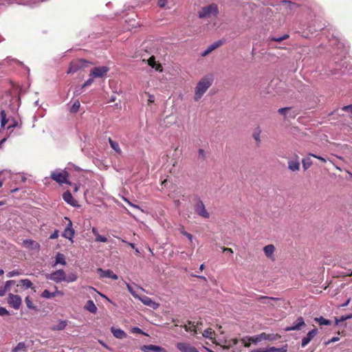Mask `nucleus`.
Masks as SVG:
<instances>
[{
	"label": "nucleus",
	"mask_w": 352,
	"mask_h": 352,
	"mask_svg": "<svg viewBox=\"0 0 352 352\" xmlns=\"http://www.w3.org/2000/svg\"><path fill=\"white\" fill-rule=\"evenodd\" d=\"M213 76L208 75L199 80L195 88V101H199L213 82Z\"/></svg>",
	"instance_id": "f257e3e1"
},
{
	"label": "nucleus",
	"mask_w": 352,
	"mask_h": 352,
	"mask_svg": "<svg viewBox=\"0 0 352 352\" xmlns=\"http://www.w3.org/2000/svg\"><path fill=\"white\" fill-rule=\"evenodd\" d=\"M219 13L218 7L216 4L212 3L203 7L199 12L198 16L200 19H208L212 16H217Z\"/></svg>",
	"instance_id": "f03ea898"
},
{
	"label": "nucleus",
	"mask_w": 352,
	"mask_h": 352,
	"mask_svg": "<svg viewBox=\"0 0 352 352\" xmlns=\"http://www.w3.org/2000/svg\"><path fill=\"white\" fill-rule=\"evenodd\" d=\"M68 173L66 170L60 172L58 170L53 171L51 174V178L56 181L59 184H69V182L67 180Z\"/></svg>",
	"instance_id": "7ed1b4c3"
},
{
	"label": "nucleus",
	"mask_w": 352,
	"mask_h": 352,
	"mask_svg": "<svg viewBox=\"0 0 352 352\" xmlns=\"http://www.w3.org/2000/svg\"><path fill=\"white\" fill-rule=\"evenodd\" d=\"M194 209L199 216L205 219H208L210 217L209 212L207 211L203 201L199 198L197 199Z\"/></svg>",
	"instance_id": "20e7f679"
},
{
	"label": "nucleus",
	"mask_w": 352,
	"mask_h": 352,
	"mask_svg": "<svg viewBox=\"0 0 352 352\" xmlns=\"http://www.w3.org/2000/svg\"><path fill=\"white\" fill-rule=\"evenodd\" d=\"M47 278L58 283L66 280V274L64 270H58L47 275Z\"/></svg>",
	"instance_id": "39448f33"
},
{
	"label": "nucleus",
	"mask_w": 352,
	"mask_h": 352,
	"mask_svg": "<svg viewBox=\"0 0 352 352\" xmlns=\"http://www.w3.org/2000/svg\"><path fill=\"white\" fill-rule=\"evenodd\" d=\"M109 67L106 66L96 67L90 71L89 77L102 78L109 71Z\"/></svg>",
	"instance_id": "423d86ee"
},
{
	"label": "nucleus",
	"mask_w": 352,
	"mask_h": 352,
	"mask_svg": "<svg viewBox=\"0 0 352 352\" xmlns=\"http://www.w3.org/2000/svg\"><path fill=\"white\" fill-rule=\"evenodd\" d=\"M8 303L14 309H19L22 303V299L20 296L9 294Z\"/></svg>",
	"instance_id": "0eeeda50"
},
{
	"label": "nucleus",
	"mask_w": 352,
	"mask_h": 352,
	"mask_svg": "<svg viewBox=\"0 0 352 352\" xmlns=\"http://www.w3.org/2000/svg\"><path fill=\"white\" fill-rule=\"evenodd\" d=\"M65 219L68 221V223L66 226V228H65L62 234V236L73 242L72 238L75 234V231L72 228V222L67 217H65Z\"/></svg>",
	"instance_id": "6e6552de"
},
{
	"label": "nucleus",
	"mask_w": 352,
	"mask_h": 352,
	"mask_svg": "<svg viewBox=\"0 0 352 352\" xmlns=\"http://www.w3.org/2000/svg\"><path fill=\"white\" fill-rule=\"evenodd\" d=\"M288 168L292 172H298L300 170V162L298 155H294L287 162Z\"/></svg>",
	"instance_id": "1a4fd4ad"
},
{
	"label": "nucleus",
	"mask_w": 352,
	"mask_h": 352,
	"mask_svg": "<svg viewBox=\"0 0 352 352\" xmlns=\"http://www.w3.org/2000/svg\"><path fill=\"white\" fill-rule=\"evenodd\" d=\"M176 347L181 352H199L195 346L188 342H177Z\"/></svg>",
	"instance_id": "9d476101"
},
{
	"label": "nucleus",
	"mask_w": 352,
	"mask_h": 352,
	"mask_svg": "<svg viewBox=\"0 0 352 352\" xmlns=\"http://www.w3.org/2000/svg\"><path fill=\"white\" fill-rule=\"evenodd\" d=\"M305 322L302 317H298L296 320L292 324V326L285 328L286 331H298L300 330L302 327H305Z\"/></svg>",
	"instance_id": "9b49d317"
},
{
	"label": "nucleus",
	"mask_w": 352,
	"mask_h": 352,
	"mask_svg": "<svg viewBox=\"0 0 352 352\" xmlns=\"http://www.w3.org/2000/svg\"><path fill=\"white\" fill-rule=\"evenodd\" d=\"M86 61L85 60H78L76 61H72L71 63L70 67L68 69L67 73L68 74H74L76 72L78 69L81 67H84L86 66Z\"/></svg>",
	"instance_id": "f8f14e48"
},
{
	"label": "nucleus",
	"mask_w": 352,
	"mask_h": 352,
	"mask_svg": "<svg viewBox=\"0 0 352 352\" xmlns=\"http://www.w3.org/2000/svg\"><path fill=\"white\" fill-rule=\"evenodd\" d=\"M318 329L314 328L312 330L309 331L305 337L302 339L301 346L302 348L305 347L311 340L318 334Z\"/></svg>",
	"instance_id": "ddd939ff"
},
{
	"label": "nucleus",
	"mask_w": 352,
	"mask_h": 352,
	"mask_svg": "<svg viewBox=\"0 0 352 352\" xmlns=\"http://www.w3.org/2000/svg\"><path fill=\"white\" fill-rule=\"evenodd\" d=\"M23 245L24 248L34 250L36 252H38L40 250V245L36 241L32 239H25L23 241Z\"/></svg>",
	"instance_id": "4468645a"
},
{
	"label": "nucleus",
	"mask_w": 352,
	"mask_h": 352,
	"mask_svg": "<svg viewBox=\"0 0 352 352\" xmlns=\"http://www.w3.org/2000/svg\"><path fill=\"white\" fill-rule=\"evenodd\" d=\"M140 349L144 352H168L163 347L153 344L143 345Z\"/></svg>",
	"instance_id": "2eb2a0df"
},
{
	"label": "nucleus",
	"mask_w": 352,
	"mask_h": 352,
	"mask_svg": "<svg viewBox=\"0 0 352 352\" xmlns=\"http://www.w3.org/2000/svg\"><path fill=\"white\" fill-rule=\"evenodd\" d=\"M223 41L222 40H219L210 45L207 49L202 53V56H206L209 54H210L213 50L221 46L223 44Z\"/></svg>",
	"instance_id": "dca6fc26"
},
{
	"label": "nucleus",
	"mask_w": 352,
	"mask_h": 352,
	"mask_svg": "<svg viewBox=\"0 0 352 352\" xmlns=\"http://www.w3.org/2000/svg\"><path fill=\"white\" fill-rule=\"evenodd\" d=\"M98 272L100 273V277L109 278L113 280H117L118 278V276L115 274L111 270H103L101 268H98Z\"/></svg>",
	"instance_id": "f3484780"
},
{
	"label": "nucleus",
	"mask_w": 352,
	"mask_h": 352,
	"mask_svg": "<svg viewBox=\"0 0 352 352\" xmlns=\"http://www.w3.org/2000/svg\"><path fill=\"white\" fill-rule=\"evenodd\" d=\"M111 332L118 339H124L127 337V334L121 329L116 328L112 327L111 328Z\"/></svg>",
	"instance_id": "a211bd4d"
},
{
	"label": "nucleus",
	"mask_w": 352,
	"mask_h": 352,
	"mask_svg": "<svg viewBox=\"0 0 352 352\" xmlns=\"http://www.w3.org/2000/svg\"><path fill=\"white\" fill-rule=\"evenodd\" d=\"M63 198L65 202L72 206H75L77 204V201L74 199L72 195L69 191L63 193Z\"/></svg>",
	"instance_id": "6ab92c4d"
},
{
	"label": "nucleus",
	"mask_w": 352,
	"mask_h": 352,
	"mask_svg": "<svg viewBox=\"0 0 352 352\" xmlns=\"http://www.w3.org/2000/svg\"><path fill=\"white\" fill-rule=\"evenodd\" d=\"M138 298L142 301V302L144 305L149 306L153 309H155L158 306V305L155 302H154L151 298L148 296H143L142 298L139 297Z\"/></svg>",
	"instance_id": "aec40b11"
},
{
	"label": "nucleus",
	"mask_w": 352,
	"mask_h": 352,
	"mask_svg": "<svg viewBox=\"0 0 352 352\" xmlns=\"http://www.w3.org/2000/svg\"><path fill=\"white\" fill-rule=\"evenodd\" d=\"M263 251L267 257L274 259V252L275 251V247L274 245L270 244L265 245L263 248Z\"/></svg>",
	"instance_id": "412c9836"
},
{
	"label": "nucleus",
	"mask_w": 352,
	"mask_h": 352,
	"mask_svg": "<svg viewBox=\"0 0 352 352\" xmlns=\"http://www.w3.org/2000/svg\"><path fill=\"white\" fill-rule=\"evenodd\" d=\"M202 336H203V337H204L206 338H208V339L211 340L213 343L217 344L216 342L215 338H214L215 333L211 328H208V329H206L203 332Z\"/></svg>",
	"instance_id": "4be33fe9"
},
{
	"label": "nucleus",
	"mask_w": 352,
	"mask_h": 352,
	"mask_svg": "<svg viewBox=\"0 0 352 352\" xmlns=\"http://www.w3.org/2000/svg\"><path fill=\"white\" fill-rule=\"evenodd\" d=\"M91 232H92L93 234L96 236L95 241L96 242L105 243L107 241V238L104 236L100 235L96 228L93 227L91 229Z\"/></svg>",
	"instance_id": "5701e85b"
},
{
	"label": "nucleus",
	"mask_w": 352,
	"mask_h": 352,
	"mask_svg": "<svg viewBox=\"0 0 352 352\" xmlns=\"http://www.w3.org/2000/svg\"><path fill=\"white\" fill-rule=\"evenodd\" d=\"M278 298H272V297H267V296H261L257 298V300L261 302L263 304H266L270 306H273V304L272 303V300H277Z\"/></svg>",
	"instance_id": "b1692460"
},
{
	"label": "nucleus",
	"mask_w": 352,
	"mask_h": 352,
	"mask_svg": "<svg viewBox=\"0 0 352 352\" xmlns=\"http://www.w3.org/2000/svg\"><path fill=\"white\" fill-rule=\"evenodd\" d=\"M265 333H261L258 335L251 336L250 340H252V344H257L258 343L265 340Z\"/></svg>",
	"instance_id": "393cba45"
},
{
	"label": "nucleus",
	"mask_w": 352,
	"mask_h": 352,
	"mask_svg": "<svg viewBox=\"0 0 352 352\" xmlns=\"http://www.w3.org/2000/svg\"><path fill=\"white\" fill-rule=\"evenodd\" d=\"M67 325L66 320H59L56 324L53 325L51 329L53 331H60L64 329Z\"/></svg>",
	"instance_id": "a878e982"
},
{
	"label": "nucleus",
	"mask_w": 352,
	"mask_h": 352,
	"mask_svg": "<svg viewBox=\"0 0 352 352\" xmlns=\"http://www.w3.org/2000/svg\"><path fill=\"white\" fill-rule=\"evenodd\" d=\"M85 309H87V311H89V312H91L92 314L96 313L97 311V307L95 305L94 301L91 300H89L87 302V303L85 306Z\"/></svg>",
	"instance_id": "bb28decb"
},
{
	"label": "nucleus",
	"mask_w": 352,
	"mask_h": 352,
	"mask_svg": "<svg viewBox=\"0 0 352 352\" xmlns=\"http://www.w3.org/2000/svg\"><path fill=\"white\" fill-rule=\"evenodd\" d=\"M148 64L152 67L153 68L155 69V70L157 71H162V65L159 63H156L155 62V59L153 56H151L148 60Z\"/></svg>",
	"instance_id": "cd10ccee"
},
{
	"label": "nucleus",
	"mask_w": 352,
	"mask_h": 352,
	"mask_svg": "<svg viewBox=\"0 0 352 352\" xmlns=\"http://www.w3.org/2000/svg\"><path fill=\"white\" fill-rule=\"evenodd\" d=\"M302 164L305 171L309 169L313 164L312 160H311L310 157L303 158L302 160Z\"/></svg>",
	"instance_id": "c85d7f7f"
},
{
	"label": "nucleus",
	"mask_w": 352,
	"mask_h": 352,
	"mask_svg": "<svg viewBox=\"0 0 352 352\" xmlns=\"http://www.w3.org/2000/svg\"><path fill=\"white\" fill-rule=\"evenodd\" d=\"M109 142L112 148L117 153L120 154L122 152V150L119 146V144L117 142L112 140L111 138H109Z\"/></svg>",
	"instance_id": "c756f323"
},
{
	"label": "nucleus",
	"mask_w": 352,
	"mask_h": 352,
	"mask_svg": "<svg viewBox=\"0 0 352 352\" xmlns=\"http://www.w3.org/2000/svg\"><path fill=\"white\" fill-rule=\"evenodd\" d=\"M60 292L56 290V292H50L47 289H45L42 294H41V297L43 298H54L56 296V294H59Z\"/></svg>",
	"instance_id": "7c9ffc66"
},
{
	"label": "nucleus",
	"mask_w": 352,
	"mask_h": 352,
	"mask_svg": "<svg viewBox=\"0 0 352 352\" xmlns=\"http://www.w3.org/2000/svg\"><path fill=\"white\" fill-rule=\"evenodd\" d=\"M314 320L317 322L320 325H330L331 324V321L327 320L322 316L319 318H315Z\"/></svg>",
	"instance_id": "2f4dec72"
},
{
	"label": "nucleus",
	"mask_w": 352,
	"mask_h": 352,
	"mask_svg": "<svg viewBox=\"0 0 352 352\" xmlns=\"http://www.w3.org/2000/svg\"><path fill=\"white\" fill-rule=\"evenodd\" d=\"M8 122V120L6 118V114L4 110H2L0 113V123L1 129H4L6 124Z\"/></svg>",
	"instance_id": "473e14b6"
},
{
	"label": "nucleus",
	"mask_w": 352,
	"mask_h": 352,
	"mask_svg": "<svg viewBox=\"0 0 352 352\" xmlns=\"http://www.w3.org/2000/svg\"><path fill=\"white\" fill-rule=\"evenodd\" d=\"M351 318H352V314H347L346 316H341L340 317H336L335 322L336 325H338L340 322Z\"/></svg>",
	"instance_id": "72a5a7b5"
},
{
	"label": "nucleus",
	"mask_w": 352,
	"mask_h": 352,
	"mask_svg": "<svg viewBox=\"0 0 352 352\" xmlns=\"http://www.w3.org/2000/svg\"><path fill=\"white\" fill-rule=\"evenodd\" d=\"M267 352H287V346L280 347V348H276L274 346L267 348Z\"/></svg>",
	"instance_id": "f704fd0d"
},
{
	"label": "nucleus",
	"mask_w": 352,
	"mask_h": 352,
	"mask_svg": "<svg viewBox=\"0 0 352 352\" xmlns=\"http://www.w3.org/2000/svg\"><path fill=\"white\" fill-rule=\"evenodd\" d=\"M56 264H61L63 265H66L65 256L63 254L58 253L56 256Z\"/></svg>",
	"instance_id": "c9c22d12"
},
{
	"label": "nucleus",
	"mask_w": 352,
	"mask_h": 352,
	"mask_svg": "<svg viewBox=\"0 0 352 352\" xmlns=\"http://www.w3.org/2000/svg\"><path fill=\"white\" fill-rule=\"evenodd\" d=\"M20 283L25 289H34L32 283L29 279H22L20 280Z\"/></svg>",
	"instance_id": "e433bc0d"
},
{
	"label": "nucleus",
	"mask_w": 352,
	"mask_h": 352,
	"mask_svg": "<svg viewBox=\"0 0 352 352\" xmlns=\"http://www.w3.org/2000/svg\"><path fill=\"white\" fill-rule=\"evenodd\" d=\"M26 345L23 342H19L17 345L12 349V352H17L19 351H25Z\"/></svg>",
	"instance_id": "4c0bfd02"
},
{
	"label": "nucleus",
	"mask_w": 352,
	"mask_h": 352,
	"mask_svg": "<svg viewBox=\"0 0 352 352\" xmlns=\"http://www.w3.org/2000/svg\"><path fill=\"white\" fill-rule=\"evenodd\" d=\"M251 336H245L241 339V342L243 344L244 346L248 348L251 346L252 340H250Z\"/></svg>",
	"instance_id": "58836bf2"
},
{
	"label": "nucleus",
	"mask_w": 352,
	"mask_h": 352,
	"mask_svg": "<svg viewBox=\"0 0 352 352\" xmlns=\"http://www.w3.org/2000/svg\"><path fill=\"white\" fill-rule=\"evenodd\" d=\"M280 336L278 334L270 333L267 334L265 333V340L274 341L279 339Z\"/></svg>",
	"instance_id": "ea45409f"
},
{
	"label": "nucleus",
	"mask_w": 352,
	"mask_h": 352,
	"mask_svg": "<svg viewBox=\"0 0 352 352\" xmlns=\"http://www.w3.org/2000/svg\"><path fill=\"white\" fill-rule=\"evenodd\" d=\"M80 106L79 100H76L71 107L69 111L72 113H76L79 110Z\"/></svg>",
	"instance_id": "a19ab883"
},
{
	"label": "nucleus",
	"mask_w": 352,
	"mask_h": 352,
	"mask_svg": "<svg viewBox=\"0 0 352 352\" xmlns=\"http://www.w3.org/2000/svg\"><path fill=\"white\" fill-rule=\"evenodd\" d=\"M25 302L26 303V305L28 307V309H34V310H36V307L34 305V304L32 303L31 299H30V297L29 296H28L25 299Z\"/></svg>",
	"instance_id": "79ce46f5"
},
{
	"label": "nucleus",
	"mask_w": 352,
	"mask_h": 352,
	"mask_svg": "<svg viewBox=\"0 0 352 352\" xmlns=\"http://www.w3.org/2000/svg\"><path fill=\"white\" fill-rule=\"evenodd\" d=\"M15 284V280H10L6 282L3 289L6 290V292H8L10 290L11 287Z\"/></svg>",
	"instance_id": "37998d69"
},
{
	"label": "nucleus",
	"mask_w": 352,
	"mask_h": 352,
	"mask_svg": "<svg viewBox=\"0 0 352 352\" xmlns=\"http://www.w3.org/2000/svg\"><path fill=\"white\" fill-rule=\"evenodd\" d=\"M291 110L290 107H283L280 108L278 110V113L283 116H284L285 118L287 116V113Z\"/></svg>",
	"instance_id": "c03bdc74"
},
{
	"label": "nucleus",
	"mask_w": 352,
	"mask_h": 352,
	"mask_svg": "<svg viewBox=\"0 0 352 352\" xmlns=\"http://www.w3.org/2000/svg\"><path fill=\"white\" fill-rule=\"evenodd\" d=\"M203 325V323L201 321H198L195 322V327L192 329V332L194 334L197 333L198 331L201 329V327Z\"/></svg>",
	"instance_id": "a18cd8bd"
},
{
	"label": "nucleus",
	"mask_w": 352,
	"mask_h": 352,
	"mask_svg": "<svg viewBox=\"0 0 352 352\" xmlns=\"http://www.w3.org/2000/svg\"><path fill=\"white\" fill-rule=\"evenodd\" d=\"M21 274V273L19 270H13V271L9 272L6 274V276L8 278H11V277H13V276H19Z\"/></svg>",
	"instance_id": "49530a36"
},
{
	"label": "nucleus",
	"mask_w": 352,
	"mask_h": 352,
	"mask_svg": "<svg viewBox=\"0 0 352 352\" xmlns=\"http://www.w3.org/2000/svg\"><path fill=\"white\" fill-rule=\"evenodd\" d=\"M239 340L236 338L232 339L229 341L228 345L225 346V349H229L232 346H234L238 344Z\"/></svg>",
	"instance_id": "de8ad7c7"
},
{
	"label": "nucleus",
	"mask_w": 352,
	"mask_h": 352,
	"mask_svg": "<svg viewBox=\"0 0 352 352\" xmlns=\"http://www.w3.org/2000/svg\"><path fill=\"white\" fill-rule=\"evenodd\" d=\"M260 133H261V131L260 130H258L257 131H254L253 133V138L255 140V141L257 142V143H260L261 142V139H260Z\"/></svg>",
	"instance_id": "09e8293b"
},
{
	"label": "nucleus",
	"mask_w": 352,
	"mask_h": 352,
	"mask_svg": "<svg viewBox=\"0 0 352 352\" xmlns=\"http://www.w3.org/2000/svg\"><path fill=\"white\" fill-rule=\"evenodd\" d=\"M131 332L133 333H139V334L146 335L144 332H143V331L140 328H139L138 327H133L131 329Z\"/></svg>",
	"instance_id": "8fccbe9b"
},
{
	"label": "nucleus",
	"mask_w": 352,
	"mask_h": 352,
	"mask_svg": "<svg viewBox=\"0 0 352 352\" xmlns=\"http://www.w3.org/2000/svg\"><path fill=\"white\" fill-rule=\"evenodd\" d=\"M76 278H77L76 275H75L74 274H71L67 277H66L65 281L67 283L74 282L76 280Z\"/></svg>",
	"instance_id": "3c124183"
},
{
	"label": "nucleus",
	"mask_w": 352,
	"mask_h": 352,
	"mask_svg": "<svg viewBox=\"0 0 352 352\" xmlns=\"http://www.w3.org/2000/svg\"><path fill=\"white\" fill-rule=\"evenodd\" d=\"M94 78L90 77L85 82V83L82 86V88L90 86L93 83Z\"/></svg>",
	"instance_id": "603ef678"
},
{
	"label": "nucleus",
	"mask_w": 352,
	"mask_h": 352,
	"mask_svg": "<svg viewBox=\"0 0 352 352\" xmlns=\"http://www.w3.org/2000/svg\"><path fill=\"white\" fill-rule=\"evenodd\" d=\"M198 157L201 160H204L206 158L205 151L201 148L198 151Z\"/></svg>",
	"instance_id": "864d4df0"
},
{
	"label": "nucleus",
	"mask_w": 352,
	"mask_h": 352,
	"mask_svg": "<svg viewBox=\"0 0 352 352\" xmlns=\"http://www.w3.org/2000/svg\"><path fill=\"white\" fill-rule=\"evenodd\" d=\"M181 233H182L183 235H184L185 236H186V237L189 239V241H190V242H192V238H193V237H192V235L191 234H190V233H188V232H187L184 231V230H181Z\"/></svg>",
	"instance_id": "5fc2aeb1"
},
{
	"label": "nucleus",
	"mask_w": 352,
	"mask_h": 352,
	"mask_svg": "<svg viewBox=\"0 0 352 352\" xmlns=\"http://www.w3.org/2000/svg\"><path fill=\"white\" fill-rule=\"evenodd\" d=\"M146 94L148 96V103L151 104L153 103L155 101V96L153 95H151L148 93H146Z\"/></svg>",
	"instance_id": "6e6d98bb"
},
{
	"label": "nucleus",
	"mask_w": 352,
	"mask_h": 352,
	"mask_svg": "<svg viewBox=\"0 0 352 352\" xmlns=\"http://www.w3.org/2000/svg\"><path fill=\"white\" fill-rule=\"evenodd\" d=\"M127 289L133 297H135L136 298H139V296L133 290L131 286H130L129 285H127Z\"/></svg>",
	"instance_id": "4d7b16f0"
},
{
	"label": "nucleus",
	"mask_w": 352,
	"mask_h": 352,
	"mask_svg": "<svg viewBox=\"0 0 352 352\" xmlns=\"http://www.w3.org/2000/svg\"><path fill=\"white\" fill-rule=\"evenodd\" d=\"M9 314V312L8 311V310L3 307H0V316H6V315H8Z\"/></svg>",
	"instance_id": "13d9d810"
},
{
	"label": "nucleus",
	"mask_w": 352,
	"mask_h": 352,
	"mask_svg": "<svg viewBox=\"0 0 352 352\" xmlns=\"http://www.w3.org/2000/svg\"><path fill=\"white\" fill-rule=\"evenodd\" d=\"M340 340V338L339 337H333L331 340H329V341L327 342H325L324 344L325 345H328L330 343H332V342H336L337 341H338Z\"/></svg>",
	"instance_id": "bf43d9fd"
},
{
	"label": "nucleus",
	"mask_w": 352,
	"mask_h": 352,
	"mask_svg": "<svg viewBox=\"0 0 352 352\" xmlns=\"http://www.w3.org/2000/svg\"><path fill=\"white\" fill-rule=\"evenodd\" d=\"M309 156H312V157H315V158H317V159H318L319 160L322 161V162H327L326 159H324V157H321V156L316 155L313 154V153H309Z\"/></svg>",
	"instance_id": "052dcab7"
},
{
	"label": "nucleus",
	"mask_w": 352,
	"mask_h": 352,
	"mask_svg": "<svg viewBox=\"0 0 352 352\" xmlns=\"http://www.w3.org/2000/svg\"><path fill=\"white\" fill-rule=\"evenodd\" d=\"M59 236L58 230H56L50 236V239H57Z\"/></svg>",
	"instance_id": "680f3d73"
},
{
	"label": "nucleus",
	"mask_w": 352,
	"mask_h": 352,
	"mask_svg": "<svg viewBox=\"0 0 352 352\" xmlns=\"http://www.w3.org/2000/svg\"><path fill=\"white\" fill-rule=\"evenodd\" d=\"M269 39L270 41H276V42H278V43H280L282 41H283L281 36H279V37L272 36V37H270Z\"/></svg>",
	"instance_id": "e2e57ef3"
},
{
	"label": "nucleus",
	"mask_w": 352,
	"mask_h": 352,
	"mask_svg": "<svg viewBox=\"0 0 352 352\" xmlns=\"http://www.w3.org/2000/svg\"><path fill=\"white\" fill-rule=\"evenodd\" d=\"M124 201H126L129 206H131V207H133L135 208H137V209H140V207L137 205H135L133 204H132L131 201H129L126 198H123Z\"/></svg>",
	"instance_id": "0e129e2a"
},
{
	"label": "nucleus",
	"mask_w": 352,
	"mask_h": 352,
	"mask_svg": "<svg viewBox=\"0 0 352 352\" xmlns=\"http://www.w3.org/2000/svg\"><path fill=\"white\" fill-rule=\"evenodd\" d=\"M342 110L344 111L352 112V105L349 104V105L344 106L342 107Z\"/></svg>",
	"instance_id": "69168bd1"
},
{
	"label": "nucleus",
	"mask_w": 352,
	"mask_h": 352,
	"mask_svg": "<svg viewBox=\"0 0 352 352\" xmlns=\"http://www.w3.org/2000/svg\"><path fill=\"white\" fill-rule=\"evenodd\" d=\"M167 0H158L157 4L160 7L163 8L165 6Z\"/></svg>",
	"instance_id": "338daca9"
},
{
	"label": "nucleus",
	"mask_w": 352,
	"mask_h": 352,
	"mask_svg": "<svg viewBox=\"0 0 352 352\" xmlns=\"http://www.w3.org/2000/svg\"><path fill=\"white\" fill-rule=\"evenodd\" d=\"M250 352H267V348L265 349H257L250 351Z\"/></svg>",
	"instance_id": "774afa93"
}]
</instances>
